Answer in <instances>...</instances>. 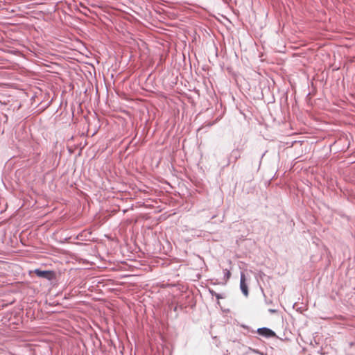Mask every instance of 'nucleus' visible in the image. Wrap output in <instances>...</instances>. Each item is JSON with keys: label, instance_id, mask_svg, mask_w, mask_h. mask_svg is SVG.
Masks as SVG:
<instances>
[{"label": "nucleus", "instance_id": "nucleus-7", "mask_svg": "<svg viewBox=\"0 0 355 355\" xmlns=\"http://www.w3.org/2000/svg\"><path fill=\"white\" fill-rule=\"evenodd\" d=\"M311 95L313 96V89H312V93H311Z\"/></svg>", "mask_w": 355, "mask_h": 355}, {"label": "nucleus", "instance_id": "nucleus-6", "mask_svg": "<svg viewBox=\"0 0 355 355\" xmlns=\"http://www.w3.org/2000/svg\"><path fill=\"white\" fill-rule=\"evenodd\" d=\"M318 141H315V137L313 136H312V141H311V144H313V143H317Z\"/></svg>", "mask_w": 355, "mask_h": 355}, {"label": "nucleus", "instance_id": "nucleus-3", "mask_svg": "<svg viewBox=\"0 0 355 355\" xmlns=\"http://www.w3.org/2000/svg\"><path fill=\"white\" fill-rule=\"evenodd\" d=\"M240 288L243 295L247 297L248 295V288L245 283V276L243 272L241 275Z\"/></svg>", "mask_w": 355, "mask_h": 355}, {"label": "nucleus", "instance_id": "nucleus-4", "mask_svg": "<svg viewBox=\"0 0 355 355\" xmlns=\"http://www.w3.org/2000/svg\"><path fill=\"white\" fill-rule=\"evenodd\" d=\"M233 153L235 154V159L236 160H237L241 156L240 152L239 150H234Z\"/></svg>", "mask_w": 355, "mask_h": 355}, {"label": "nucleus", "instance_id": "nucleus-1", "mask_svg": "<svg viewBox=\"0 0 355 355\" xmlns=\"http://www.w3.org/2000/svg\"><path fill=\"white\" fill-rule=\"evenodd\" d=\"M34 272L37 277L45 278L49 280H52L55 278V272L53 271L36 269Z\"/></svg>", "mask_w": 355, "mask_h": 355}, {"label": "nucleus", "instance_id": "nucleus-2", "mask_svg": "<svg viewBox=\"0 0 355 355\" xmlns=\"http://www.w3.org/2000/svg\"><path fill=\"white\" fill-rule=\"evenodd\" d=\"M257 332L259 335L265 336L266 338L273 337L275 336V334L274 331H272L271 329L263 327V328H259L257 330Z\"/></svg>", "mask_w": 355, "mask_h": 355}, {"label": "nucleus", "instance_id": "nucleus-5", "mask_svg": "<svg viewBox=\"0 0 355 355\" xmlns=\"http://www.w3.org/2000/svg\"><path fill=\"white\" fill-rule=\"evenodd\" d=\"M225 272L227 278L229 279L231 276V272L228 270H225Z\"/></svg>", "mask_w": 355, "mask_h": 355}]
</instances>
